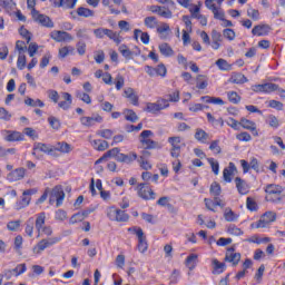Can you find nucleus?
I'll list each match as a JSON object with an SVG mask.
<instances>
[{
	"instance_id": "1",
	"label": "nucleus",
	"mask_w": 285,
	"mask_h": 285,
	"mask_svg": "<svg viewBox=\"0 0 285 285\" xmlns=\"http://www.w3.org/2000/svg\"><path fill=\"white\" fill-rule=\"evenodd\" d=\"M155 134L153 130H144L139 136V141L144 148V150H155V148H159V142L150 139Z\"/></svg>"
},
{
	"instance_id": "2",
	"label": "nucleus",
	"mask_w": 285,
	"mask_h": 285,
	"mask_svg": "<svg viewBox=\"0 0 285 285\" xmlns=\"http://www.w3.org/2000/svg\"><path fill=\"white\" fill-rule=\"evenodd\" d=\"M128 233H134V235L138 237L137 248L139 253H146V250H148V240L146 239V234L144 233V229L138 226L129 227Z\"/></svg>"
},
{
	"instance_id": "3",
	"label": "nucleus",
	"mask_w": 285,
	"mask_h": 285,
	"mask_svg": "<svg viewBox=\"0 0 285 285\" xmlns=\"http://www.w3.org/2000/svg\"><path fill=\"white\" fill-rule=\"evenodd\" d=\"M36 230L38 232V237H41V235H47V237H50V235H52V227L46 226V213H40L37 215Z\"/></svg>"
},
{
	"instance_id": "4",
	"label": "nucleus",
	"mask_w": 285,
	"mask_h": 285,
	"mask_svg": "<svg viewBox=\"0 0 285 285\" xmlns=\"http://www.w3.org/2000/svg\"><path fill=\"white\" fill-rule=\"evenodd\" d=\"M266 199L267 202H282V194L284 193V188L279 185H267L265 188Z\"/></svg>"
},
{
	"instance_id": "5",
	"label": "nucleus",
	"mask_w": 285,
	"mask_h": 285,
	"mask_svg": "<svg viewBox=\"0 0 285 285\" xmlns=\"http://www.w3.org/2000/svg\"><path fill=\"white\" fill-rule=\"evenodd\" d=\"M49 204L50 206L55 205L57 208L63 204V199H66V193H63V188L61 186H56L49 191Z\"/></svg>"
},
{
	"instance_id": "6",
	"label": "nucleus",
	"mask_w": 285,
	"mask_h": 285,
	"mask_svg": "<svg viewBox=\"0 0 285 285\" xmlns=\"http://www.w3.org/2000/svg\"><path fill=\"white\" fill-rule=\"evenodd\" d=\"M18 52L17 68L18 70H23L26 68V52H28V46L21 40L16 42V48Z\"/></svg>"
},
{
	"instance_id": "7",
	"label": "nucleus",
	"mask_w": 285,
	"mask_h": 285,
	"mask_svg": "<svg viewBox=\"0 0 285 285\" xmlns=\"http://www.w3.org/2000/svg\"><path fill=\"white\" fill-rule=\"evenodd\" d=\"M169 106L168 99L160 98L156 102H147L145 110L151 112V115H157V112L166 110Z\"/></svg>"
},
{
	"instance_id": "8",
	"label": "nucleus",
	"mask_w": 285,
	"mask_h": 285,
	"mask_svg": "<svg viewBox=\"0 0 285 285\" xmlns=\"http://www.w3.org/2000/svg\"><path fill=\"white\" fill-rule=\"evenodd\" d=\"M136 190L138 193V197H140L141 199H145L146 202L150 199H155L157 197L155 191H153V188H150V186L146 183H140L137 186Z\"/></svg>"
},
{
	"instance_id": "9",
	"label": "nucleus",
	"mask_w": 285,
	"mask_h": 285,
	"mask_svg": "<svg viewBox=\"0 0 285 285\" xmlns=\"http://www.w3.org/2000/svg\"><path fill=\"white\" fill-rule=\"evenodd\" d=\"M31 17L36 23H40V26H43L45 28H55V22H52L50 17L39 13L38 10L33 9V11H31Z\"/></svg>"
},
{
	"instance_id": "10",
	"label": "nucleus",
	"mask_w": 285,
	"mask_h": 285,
	"mask_svg": "<svg viewBox=\"0 0 285 285\" xmlns=\"http://www.w3.org/2000/svg\"><path fill=\"white\" fill-rule=\"evenodd\" d=\"M32 156L37 157V153H43L45 155H51L53 157L55 155V146L43 144V142H35L32 148Z\"/></svg>"
},
{
	"instance_id": "11",
	"label": "nucleus",
	"mask_w": 285,
	"mask_h": 285,
	"mask_svg": "<svg viewBox=\"0 0 285 285\" xmlns=\"http://www.w3.org/2000/svg\"><path fill=\"white\" fill-rule=\"evenodd\" d=\"M168 144H170V156L174 157V159H177L181 155V137L175 136L168 138Z\"/></svg>"
},
{
	"instance_id": "12",
	"label": "nucleus",
	"mask_w": 285,
	"mask_h": 285,
	"mask_svg": "<svg viewBox=\"0 0 285 285\" xmlns=\"http://www.w3.org/2000/svg\"><path fill=\"white\" fill-rule=\"evenodd\" d=\"M277 219V214L273 212H266L256 224V228H268L273 222Z\"/></svg>"
},
{
	"instance_id": "13",
	"label": "nucleus",
	"mask_w": 285,
	"mask_h": 285,
	"mask_svg": "<svg viewBox=\"0 0 285 285\" xmlns=\"http://www.w3.org/2000/svg\"><path fill=\"white\" fill-rule=\"evenodd\" d=\"M252 90L254 92H275V90H279V86L275 85L273 82H267V83H263V85H254L252 87Z\"/></svg>"
},
{
	"instance_id": "14",
	"label": "nucleus",
	"mask_w": 285,
	"mask_h": 285,
	"mask_svg": "<svg viewBox=\"0 0 285 285\" xmlns=\"http://www.w3.org/2000/svg\"><path fill=\"white\" fill-rule=\"evenodd\" d=\"M50 37L51 39H53V41H57L58 43H61L63 41H73L75 39L72 35L66 31H57V30L52 31L50 33Z\"/></svg>"
},
{
	"instance_id": "15",
	"label": "nucleus",
	"mask_w": 285,
	"mask_h": 285,
	"mask_svg": "<svg viewBox=\"0 0 285 285\" xmlns=\"http://www.w3.org/2000/svg\"><path fill=\"white\" fill-rule=\"evenodd\" d=\"M242 259V254L236 253L234 247H229L225 255V262H229L233 266H237Z\"/></svg>"
},
{
	"instance_id": "16",
	"label": "nucleus",
	"mask_w": 285,
	"mask_h": 285,
	"mask_svg": "<svg viewBox=\"0 0 285 285\" xmlns=\"http://www.w3.org/2000/svg\"><path fill=\"white\" fill-rule=\"evenodd\" d=\"M104 121V118L99 115L91 116V117H81L80 122L82 126H86V128H92L95 124H101Z\"/></svg>"
},
{
	"instance_id": "17",
	"label": "nucleus",
	"mask_w": 285,
	"mask_h": 285,
	"mask_svg": "<svg viewBox=\"0 0 285 285\" xmlns=\"http://www.w3.org/2000/svg\"><path fill=\"white\" fill-rule=\"evenodd\" d=\"M53 8H65L66 10H72L77 6V0H49Z\"/></svg>"
},
{
	"instance_id": "18",
	"label": "nucleus",
	"mask_w": 285,
	"mask_h": 285,
	"mask_svg": "<svg viewBox=\"0 0 285 285\" xmlns=\"http://www.w3.org/2000/svg\"><path fill=\"white\" fill-rule=\"evenodd\" d=\"M242 128H244L245 130H250V132H253L254 137H258L259 132L257 131V125L255 124V121L246 119V118H242L239 121Z\"/></svg>"
},
{
	"instance_id": "19",
	"label": "nucleus",
	"mask_w": 285,
	"mask_h": 285,
	"mask_svg": "<svg viewBox=\"0 0 285 285\" xmlns=\"http://www.w3.org/2000/svg\"><path fill=\"white\" fill-rule=\"evenodd\" d=\"M271 32V27L268 24H257L252 29V35L254 37H266Z\"/></svg>"
},
{
	"instance_id": "20",
	"label": "nucleus",
	"mask_w": 285,
	"mask_h": 285,
	"mask_svg": "<svg viewBox=\"0 0 285 285\" xmlns=\"http://www.w3.org/2000/svg\"><path fill=\"white\" fill-rule=\"evenodd\" d=\"M26 177V169L24 168H18L8 174L7 179L8 181H20V179H23Z\"/></svg>"
},
{
	"instance_id": "21",
	"label": "nucleus",
	"mask_w": 285,
	"mask_h": 285,
	"mask_svg": "<svg viewBox=\"0 0 285 285\" xmlns=\"http://www.w3.org/2000/svg\"><path fill=\"white\" fill-rule=\"evenodd\" d=\"M237 173V167L235 166V163H229L228 167L223 170V177L227 184H230L233 181L232 175H235Z\"/></svg>"
},
{
	"instance_id": "22",
	"label": "nucleus",
	"mask_w": 285,
	"mask_h": 285,
	"mask_svg": "<svg viewBox=\"0 0 285 285\" xmlns=\"http://www.w3.org/2000/svg\"><path fill=\"white\" fill-rule=\"evenodd\" d=\"M63 101L58 102V107L62 110H70V106H72V96L69 92H62Z\"/></svg>"
},
{
	"instance_id": "23",
	"label": "nucleus",
	"mask_w": 285,
	"mask_h": 285,
	"mask_svg": "<svg viewBox=\"0 0 285 285\" xmlns=\"http://www.w3.org/2000/svg\"><path fill=\"white\" fill-rule=\"evenodd\" d=\"M236 188L239 193V195H248V184H246V180L242 179L240 177L235 178Z\"/></svg>"
},
{
	"instance_id": "24",
	"label": "nucleus",
	"mask_w": 285,
	"mask_h": 285,
	"mask_svg": "<svg viewBox=\"0 0 285 285\" xmlns=\"http://www.w3.org/2000/svg\"><path fill=\"white\" fill-rule=\"evenodd\" d=\"M156 28L160 39H168V35H170V26L168 23L163 22L159 27Z\"/></svg>"
},
{
	"instance_id": "25",
	"label": "nucleus",
	"mask_w": 285,
	"mask_h": 285,
	"mask_svg": "<svg viewBox=\"0 0 285 285\" xmlns=\"http://www.w3.org/2000/svg\"><path fill=\"white\" fill-rule=\"evenodd\" d=\"M229 83H246L248 81V78L244 76V73L239 72H233L230 78H229Z\"/></svg>"
},
{
	"instance_id": "26",
	"label": "nucleus",
	"mask_w": 285,
	"mask_h": 285,
	"mask_svg": "<svg viewBox=\"0 0 285 285\" xmlns=\"http://www.w3.org/2000/svg\"><path fill=\"white\" fill-rule=\"evenodd\" d=\"M196 88H198V90H206V88H208V77L198 75L196 77Z\"/></svg>"
},
{
	"instance_id": "27",
	"label": "nucleus",
	"mask_w": 285,
	"mask_h": 285,
	"mask_svg": "<svg viewBox=\"0 0 285 285\" xmlns=\"http://www.w3.org/2000/svg\"><path fill=\"white\" fill-rule=\"evenodd\" d=\"M6 141H23V135L19 131H7Z\"/></svg>"
},
{
	"instance_id": "28",
	"label": "nucleus",
	"mask_w": 285,
	"mask_h": 285,
	"mask_svg": "<svg viewBox=\"0 0 285 285\" xmlns=\"http://www.w3.org/2000/svg\"><path fill=\"white\" fill-rule=\"evenodd\" d=\"M208 132H206L204 129H196L195 139L200 141V144H208Z\"/></svg>"
},
{
	"instance_id": "29",
	"label": "nucleus",
	"mask_w": 285,
	"mask_h": 285,
	"mask_svg": "<svg viewBox=\"0 0 285 285\" xmlns=\"http://www.w3.org/2000/svg\"><path fill=\"white\" fill-rule=\"evenodd\" d=\"M62 153L63 155H68V153H72V147L68 142H58L55 147V153Z\"/></svg>"
},
{
	"instance_id": "30",
	"label": "nucleus",
	"mask_w": 285,
	"mask_h": 285,
	"mask_svg": "<svg viewBox=\"0 0 285 285\" xmlns=\"http://www.w3.org/2000/svg\"><path fill=\"white\" fill-rule=\"evenodd\" d=\"M68 55H75V47L66 46L59 49V53H58L59 59H66Z\"/></svg>"
},
{
	"instance_id": "31",
	"label": "nucleus",
	"mask_w": 285,
	"mask_h": 285,
	"mask_svg": "<svg viewBox=\"0 0 285 285\" xmlns=\"http://www.w3.org/2000/svg\"><path fill=\"white\" fill-rule=\"evenodd\" d=\"M144 23L146 28H149L150 30H154V28H157V26H159V21H157V17L155 16L146 17Z\"/></svg>"
},
{
	"instance_id": "32",
	"label": "nucleus",
	"mask_w": 285,
	"mask_h": 285,
	"mask_svg": "<svg viewBox=\"0 0 285 285\" xmlns=\"http://www.w3.org/2000/svg\"><path fill=\"white\" fill-rule=\"evenodd\" d=\"M224 217L227 222H237V219H239V215L235 214L230 207L225 208Z\"/></svg>"
},
{
	"instance_id": "33",
	"label": "nucleus",
	"mask_w": 285,
	"mask_h": 285,
	"mask_svg": "<svg viewBox=\"0 0 285 285\" xmlns=\"http://www.w3.org/2000/svg\"><path fill=\"white\" fill-rule=\"evenodd\" d=\"M159 52L163 53L164 57H173V55H175L173 48L166 42L159 45Z\"/></svg>"
},
{
	"instance_id": "34",
	"label": "nucleus",
	"mask_w": 285,
	"mask_h": 285,
	"mask_svg": "<svg viewBox=\"0 0 285 285\" xmlns=\"http://www.w3.org/2000/svg\"><path fill=\"white\" fill-rule=\"evenodd\" d=\"M209 10L213 12L214 19H218V21H224V17H226V13L224 12V10H222V7H212Z\"/></svg>"
},
{
	"instance_id": "35",
	"label": "nucleus",
	"mask_w": 285,
	"mask_h": 285,
	"mask_svg": "<svg viewBox=\"0 0 285 285\" xmlns=\"http://www.w3.org/2000/svg\"><path fill=\"white\" fill-rule=\"evenodd\" d=\"M105 37H108L109 39H111V41H115V43H117V46H119L121 43V37H119V33H117L110 29H106Z\"/></svg>"
},
{
	"instance_id": "36",
	"label": "nucleus",
	"mask_w": 285,
	"mask_h": 285,
	"mask_svg": "<svg viewBox=\"0 0 285 285\" xmlns=\"http://www.w3.org/2000/svg\"><path fill=\"white\" fill-rule=\"evenodd\" d=\"M187 268L190 271H195V267L197 266V254H190L185 262Z\"/></svg>"
},
{
	"instance_id": "37",
	"label": "nucleus",
	"mask_w": 285,
	"mask_h": 285,
	"mask_svg": "<svg viewBox=\"0 0 285 285\" xmlns=\"http://www.w3.org/2000/svg\"><path fill=\"white\" fill-rule=\"evenodd\" d=\"M124 115H125V119L127 121H130L131 124H135L139 120V117L137 116V114L131 109H126L124 111Z\"/></svg>"
},
{
	"instance_id": "38",
	"label": "nucleus",
	"mask_w": 285,
	"mask_h": 285,
	"mask_svg": "<svg viewBox=\"0 0 285 285\" xmlns=\"http://www.w3.org/2000/svg\"><path fill=\"white\" fill-rule=\"evenodd\" d=\"M213 266H214V273H216V275H222V273L226 271V264L218 262L217 259L213 261Z\"/></svg>"
},
{
	"instance_id": "39",
	"label": "nucleus",
	"mask_w": 285,
	"mask_h": 285,
	"mask_svg": "<svg viewBox=\"0 0 285 285\" xmlns=\"http://www.w3.org/2000/svg\"><path fill=\"white\" fill-rule=\"evenodd\" d=\"M92 146L96 150H108V141L106 140H92Z\"/></svg>"
},
{
	"instance_id": "40",
	"label": "nucleus",
	"mask_w": 285,
	"mask_h": 285,
	"mask_svg": "<svg viewBox=\"0 0 285 285\" xmlns=\"http://www.w3.org/2000/svg\"><path fill=\"white\" fill-rule=\"evenodd\" d=\"M77 14H78V17H85V18L95 17V11H92L88 8H85V7H79L77 9Z\"/></svg>"
},
{
	"instance_id": "41",
	"label": "nucleus",
	"mask_w": 285,
	"mask_h": 285,
	"mask_svg": "<svg viewBox=\"0 0 285 285\" xmlns=\"http://www.w3.org/2000/svg\"><path fill=\"white\" fill-rule=\"evenodd\" d=\"M26 234L29 237H32V234L35 233V218L30 217L26 223Z\"/></svg>"
},
{
	"instance_id": "42",
	"label": "nucleus",
	"mask_w": 285,
	"mask_h": 285,
	"mask_svg": "<svg viewBox=\"0 0 285 285\" xmlns=\"http://www.w3.org/2000/svg\"><path fill=\"white\" fill-rule=\"evenodd\" d=\"M24 104L27 105V106H31V108H43V106H46L45 104H43V101H41V99H37V100H35V99H32V98H28V99H26L24 100Z\"/></svg>"
},
{
	"instance_id": "43",
	"label": "nucleus",
	"mask_w": 285,
	"mask_h": 285,
	"mask_svg": "<svg viewBox=\"0 0 285 285\" xmlns=\"http://www.w3.org/2000/svg\"><path fill=\"white\" fill-rule=\"evenodd\" d=\"M46 248H48V245L46 243L45 239L40 240L35 247H33V253L36 255H41V253H43V250H46Z\"/></svg>"
},
{
	"instance_id": "44",
	"label": "nucleus",
	"mask_w": 285,
	"mask_h": 285,
	"mask_svg": "<svg viewBox=\"0 0 285 285\" xmlns=\"http://www.w3.org/2000/svg\"><path fill=\"white\" fill-rule=\"evenodd\" d=\"M216 66L219 68V70H232L233 66L226 61V59L219 58L216 61Z\"/></svg>"
},
{
	"instance_id": "45",
	"label": "nucleus",
	"mask_w": 285,
	"mask_h": 285,
	"mask_svg": "<svg viewBox=\"0 0 285 285\" xmlns=\"http://www.w3.org/2000/svg\"><path fill=\"white\" fill-rule=\"evenodd\" d=\"M210 195L219 197L222 195V186L218 183H213L209 189Z\"/></svg>"
},
{
	"instance_id": "46",
	"label": "nucleus",
	"mask_w": 285,
	"mask_h": 285,
	"mask_svg": "<svg viewBox=\"0 0 285 285\" xmlns=\"http://www.w3.org/2000/svg\"><path fill=\"white\" fill-rule=\"evenodd\" d=\"M76 97L80 99V101H83V104H92V99L90 98V95L83 91H77Z\"/></svg>"
},
{
	"instance_id": "47",
	"label": "nucleus",
	"mask_w": 285,
	"mask_h": 285,
	"mask_svg": "<svg viewBox=\"0 0 285 285\" xmlns=\"http://www.w3.org/2000/svg\"><path fill=\"white\" fill-rule=\"evenodd\" d=\"M118 50H119L120 55H122V57H125V59H131L132 52L128 49V46L120 45Z\"/></svg>"
},
{
	"instance_id": "48",
	"label": "nucleus",
	"mask_w": 285,
	"mask_h": 285,
	"mask_svg": "<svg viewBox=\"0 0 285 285\" xmlns=\"http://www.w3.org/2000/svg\"><path fill=\"white\" fill-rule=\"evenodd\" d=\"M227 97L230 104H239V101H242V97H239V95L236 91L227 92Z\"/></svg>"
},
{
	"instance_id": "49",
	"label": "nucleus",
	"mask_w": 285,
	"mask_h": 285,
	"mask_svg": "<svg viewBox=\"0 0 285 285\" xmlns=\"http://www.w3.org/2000/svg\"><path fill=\"white\" fill-rule=\"evenodd\" d=\"M16 277H19V275H23L28 268L26 267V264H19L13 269H11Z\"/></svg>"
},
{
	"instance_id": "50",
	"label": "nucleus",
	"mask_w": 285,
	"mask_h": 285,
	"mask_svg": "<svg viewBox=\"0 0 285 285\" xmlns=\"http://www.w3.org/2000/svg\"><path fill=\"white\" fill-rule=\"evenodd\" d=\"M119 213V209H116L115 207H109L107 209V217L111 220V222H117V215Z\"/></svg>"
},
{
	"instance_id": "51",
	"label": "nucleus",
	"mask_w": 285,
	"mask_h": 285,
	"mask_svg": "<svg viewBox=\"0 0 285 285\" xmlns=\"http://www.w3.org/2000/svg\"><path fill=\"white\" fill-rule=\"evenodd\" d=\"M207 161L210 165L214 175H219V163L215 160V158H208Z\"/></svg>"
},
{
	"instance_id": "52",
	"label": "nucleus",
	"mask_w": 285,
	"mask_h": 285,
	"mask_svg": "<svg viewBox=\"0 0 285 285\" xmlns=\"http://www.w3.org/2000/svg\"><path fill=\"white\" fill-rule=\"evenodd\" d=\"M21 226V220H11L7 224L8 230L17 232Z\"/></svg>"
},
{
	"instance_id": "53",
	"label": "nucleus",
	"mask_w": 285,
	"mask_h": 285,
	"mask_svg": "<svg viewBox=\"0 0 285 285\" xmlns=\"http://www.w3.org/2000/svg\"><path fill=\"white\" fill-rule=\"evenodd\" d=\"M267 124L271 128H279V120L274 115L267 117Z\"/></svg>"
},
{
	"instance_id": "54",
	"label": "nucleus",
	"mask_w": 285,
	"mask_h": 285,
	"mask_svg": "<svg viewBox=\"0 0 285 285\" xmlns=\"http://www.w3.org/2000/svg\"><path fill=\"white\" fill-rule=\"evenodd\" d=\"M227 233L229 235H235L236 237H239V235H244V232L235 225H230L227 229Z\"/></svg>"
},
{
	"instance_id": "55",
	"label": "nucleus",
	"mask_w": 285,
	"mask_h": 285,
	"mask_svg": "<svg viewBox=\"0 0 285 285\" xmlns=\"http://www.w3.org/2000/svg\"><path fill=\"white\" fill-rule=\"evenodd\" d=\"M48 121H49L51 128H53V130H59V128H61V122H59V119H57L56 117L50 116L48 118Z\"/></svg>"
},
{
	"instance_id": "56",
	"label": "nucleus",
	"mask_w": 285,
	"mask_h": 285,
	"mask_svg": "<svg viewBox=\"0 0 285 285\" xmlns=\"http://www.w3.org/2000/svg\"><path fill=\"white\" fill-rule=\"evenodd\" d=\"M223 37H225V39H228V41H234L235 40V31L233 29H224Z\"/></svg>"
},
{
	"instance_id": "57",
	"label": "nucleus",
	"mask_w": 285,
	"mask_h": 285,
	"mask_svg": "<svg viewBox=\"0 0 285 285\" xmlns=\"http://www.w3.org/2000/svg\"><path fill=\"white\" fill-rule=\"evenodd\" d=\"M209 150L215 153V155H219V153H222V147H219V140L212 141Z\"/></svg>"
},
{
	"instance_id": "58",
	"label": "nucleus",
	"mask_w": 285,
	"mask_h": 285,
	"mask_svg": "<svg viewBox=\"0 0 285 285\" xmlns=\"http://www.w3.org/2000/svg\"><path fill=\"white\" fill-rule=\"evenodd\" d=\"M159 17H164V19H173V11H170V9L163 7V9H160V12L158 13Z\"/></svg>"
},
{
	"instance_id": "59",
	"label": "nucleus",
	"mask_w": 285,
	"mask_h": 285,
	"mask_svg": "<svg viewBox=\"0 0 285 285\" xmlns=\"http://www.w3.org/2000/svg\"><path fill=\"white\" fill-rule=\"evenodd\" d=\"M76 49L78 55H80V57H83V55H86V42L78 41L76 45Z\"/></svg>"
},
{
	"instance_id": "60",
	"label": "nucleus",
	"mask_w": 285,
	"mask_h": 285,
	"mask_svg": "<svg viewBox=\"0 0 285 285\" xmlns=\"http://www.w3.org/2000/svg\"><path fill=\"white\" fill-rule=\"evenodd\" d=\"M128 219H130V216L126 212L118 209L116 222H128Z\"/></svg>"
},
{
	"instance_id": "61",
	"label": "nucleus",
	"mask_w": 285,
	"mask_h": 285,
	"mask_svg": "<svg viewBox=\"0 0 285 285\" xmlns=\"http://www.w3.org/2000/svg\"><path fill=\"white\" fill-rule=\"evenodd\" d=\"M268 107L274 108L275 110H284V104L277 100H269Z\"/></svg>"
},
{
	"instance_id": "62",
	"label": "nucleus",
	"mask_w": 285,
	"mask_h": 285,
	"mask_svg": "<svg viewBox=\"0 0 285 285\" xmlns=\"http://www.w3.org/2000/svg\"><path fill=\"white\" fill-rule=\"evenodd\" d=\"M137 159V153L130 151L129 154H125V164H132V161H136Z\"/></svg>"
},
{
	"instance_id": "63",
	"label": "nucleus",
	"mask_w": 285,
	"mask_h": 285,
	"mask_svg": "<svg viewBox=\"0 0 285 285\" xmlns=\"http://www.w3.org/2000/svg\"><path fill=\"white\" fill-rule=\"evenodd\" d=\"M236 139H238V141H250L253 137L247 131H243L236 136Z\"/></svg>"
},
{
	"instance_id": "64",
	"label": "nucleus",
	"mask_w": 285,
	"mask_h": 285,
	"mask_svg": "<svg viewBox=\"0 0 285 285\" xmlns=\"http://www.w3.org/2000/svg\"><path fill=\"white\" fill-rule=\"evenodd\" d=\"M226 124L234 130H238L240 126L239 121L235 120V118H228Z\"/></svg>"
}]
</instances>
